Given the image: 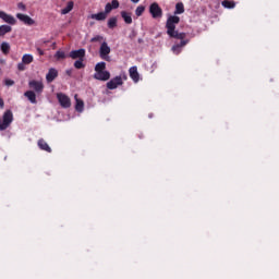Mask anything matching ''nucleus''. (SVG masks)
Wrapping results in <instances>:
<instances>
[{"label":"nucleus","mask_w":279,"mask_h":279,"mask_svg":"<svg viewBox=\"0 0 279 279\" xmlns=\"http://www.w3.org/2000/svg\"><path fill=\"white\" fill-rule=\"evenodd\" d=\"M17 69H19L20 71H25V63H23V61H22V63H19V64H17Z\"/></svg>","instance_id":"nucleus-35"},{"label":"nucleus","mask_w":279,"mask_h":279,"mask_svg":"<svg viewBox=\"0 0 279 279\" xmlns=\"http://www.w3.org/2000/svg\"><path fill=\"white\" fill-rule=\"evenodd\" d=\"M119 86H123V78L121 76H116L107 83V88L109 90H114L116 88H119Z\"/></svg>","instance_id":"nucleus-5"},{"label":"nucleus","mask_w":279,"mask_h":279,"mask_svg":"<svg viewBox=\"0 0 279 279\" xmlns=\"http://www.w3.org/2000/svg\"><path fill=\"white\" fill-rule=\"evenodd\" d=\"M56 77H58V70L53 68L49 69L48 73L46 74V81L48 82V84H51V82H53Z\"/></svg>","instance_id":"nucleus-15"},{"label":"nucleus","mask_w":279,"mask_h":279,"mask_svg":"<svg viewBox=\"0 0 279 279\" xmlns=\"http://www.w3.org/2000/svg\"><path fill=\"white\" fill-rule=\"evenodd\" d=\"M173 53H175L178 56L180 52H178V49H175V51H173Z\"/></svg>","instance_id":"nucleus-39"},{"label":"nucleus","mask_w":279,"mask_h":279,"mask_svg":"<svg viewBox=\"0 0 279 279\" xmlns=\"http://www.w3.org/2000/svg\"><path fill=\"white\" fill-rule=\"evenodd\" d=\"M95 71L96 73H101L104 71H106V62H98L96 65H95Z\"/></svg>","instance_id":"nucleus-25"},{"label":"nucleus","mask_w":279,"mask_h":279,"mask_svg":"<svg viewBox=\"0 0 279 279\" xmlns=\"http://www.w3.org/2000/svg\"><path fill=\"white\" fill-rule=\"evenodd\" d=\"M174 14H184V3L179 2L175 4Z\"/></svg>","instance_id":"nucleus-26"},{"label":"nucleus","mask_w":279,"mask_h":279,"mask_svg":"<svg viewBox=\"0 0 279 279\" xmlns=\"http://www.w3.org/2000/svg\"><path fill=\"white\" fill-rule=\"evenodd\" d=\"M121 17L126 25H132V13L126 11H121Z\"/></svg>","instance_id":"nucleus-16"},{"label":"nucleus","mask_w":279,"mask_h":279,"mask_svg":"<svg viewBox=\"0 0 279 279\" xmlns=\"http://www.w3.org/2000/svg\"><path fill=\"white\" fill-rule=\"evenodd\" d=\"M109 29H114L117 27V17H110L107 23Z\"/></svg>","instance_id":"nucleus-28"},{"label":"nucleus","mask_w":279,"mask_h":279,"mask_svg":"<svg viewBox=\"0 0 279 279\" xmlns=\"http://www.w3.org/2000/svg\"><path fill=\"white\" fill-rule=\"evenodd\" d=\"M110 46H108V43L102 41L99 48V57L101 60H106V62H110Z\"/></svg>","instance_id":"nucleus-3"},{"label":"nucleus","mask_w":279,"mask_h":279,"mask_svg":"<svg viewBox=\"0 0 279 279\" xmlns=\"http://www.w3.org/2000/svg\"><path fill=\"white\" fill-rule=\"evenodd\" d=\"M24 97H26L28 99V101H31V104H37L36 93H34V90L25 92Z\"/></svg>","instance_id":"nucleus-17"},{"label":"nucleus","mask_w":279,"mask_h":279,"mask_svg":"<svg viewBox=\"0 0 279 279\" xmlns=\"http://www.w3.org/2000/svg\"><path fill=\"white\" fill-rule=\"evenodd\" d=\"M16 19H19V21H22V23H24L25 25H34L35 23L34 20L29 17V15H25L22 13H17Z\"/></svg>","instance_id":"nucleus-14"},{"label":"nucleus","mask_w":279,"mask_h":279,"mask_svg":"<svg viewBox=\"0 0 279 279\" xmlns=\"http://www.w3.org/2000/svg\"><path fill=\"white\" fill-rule=\"evenodd\" d=\"M149 14L153 19H162V8L157 2L149 5Z\"/></svg>","instance_id":"nucleus-4"},{"label":"nucleus","mask_w":279,"mask_h":279,"mask_svg":"<svg viewBox=\"0 0 279 279\" xmlns=\"http://www.w3.org/2000/svg\"><path fill=\"white\" fill-rule=\"evenodd\" d=\"M73 5H75V3L73 1H69L66 7L61 10V14H69V12L73 10Z\"/></svg>","instance_id":"nucleus-21"},{"label":"nucleus","mask_w":279,"mask_h":279,"mask_svg":"<svg viewBox=\"0 0 279 279\" xmlns=\"http://www.w3.org/2000/svg\"><path fill=\"white\" fill-rule=\"evenodd\" d=\"M104 40V36L97 35L90 39V43H101Z\"/></svg>","instance_id":"nucleus-32"},{"label":"nucleus","mask_w":279,"mask_h":279,"mask_svg":"<svg viewBox=\"0 0 279 279\" xmlns=\"http://www.w3.org/2000/svg\"><path fill=\"white\" fill-rule=\"evenodd\" d=\"M132 1V3H138V1H141V0H131Z\"/></svg>","instance_id":"nucleus-38"},{"label":"nucleus","mask_w":279,"mask_h":279,"mask_svg":"<svg viewBox=\"0 0 279 279\" xmlns=\"http://www.w3.org/2000/svg\"><path fill=\"white\" fill-rule=\"evenodd\" d=\"M119 8V0H112L111 3L108 2L105 5V14H110L111 11L117 10Z\"/></svg>","instance_id":"nucleus-13"},{"label":"nucleus","mask_w":279,"mask_h":279,"mask_svg":"<svg viewBox=\"0 0 279 279\" xmlns=\"http://www.w3.org/2000/svg\"><path fill=\"white\" fill-rule=\"evenodd\" d=\"M0 49L4 56H8V53H10V44L3 41L0 46Z\"/></svg>","instance_id":"nucleus-24"},{"label":"nucleus","mask_w":279,"mask_h":279,"mask_svg":"<svg viewBox=\"0 0 279 279\" xmlns=\"http://www.w3.org/2000/svg\"><path fill=\"white\" fill-rule=\"evenodd\" d=\"M37 53L39 56H45V50L40 49V48H37Z\"/></svg>","instance_id":"nucleus-36"},{"label":"nucleus","mask_w":279,"mask_h":279,"mask_svg":"<svg viewBox=\"0 0 279 279\" xmlns=\"http://www.w3.org/2000/svg\"><path fill=\"white\" fill-rule=\"evenodd\" d=\"M57 99L61 108H71V98H69L66 94H63V93L57 94Z\"/></svg>","instance_id":"nucleus-7"},{"label":"nucleus","mask_w":279,"mask_h":279,"mask_svg":"<svg viewBox=\"0 0 279 279\" xmlns=\"http://www.w3.org/2000/svg\"><path fill=\"white\" fill-rule=\"evenodd\" d=\"M12 32V26L10 25H1L0 26V36H4L5 34H10Z\"/></svg>","instance_id":"nucleus-22"},{"label":"nucleus","mask_w":279,"mask_h":279,"mask_svg":"<svg viewBox=\"0 0 279 279\" xmlns=\"http://www.w3.org/2000/svg\"><path fill=\"white\" fill-rule=\"evenodd\" d=\"M28 86H29V88L35 90V93H37V95H40L43 93V90H45V84H43L41 81H36V80L29 81Z\"/></svg>","instance_id":"nucleus-6"},{"label":"nucleus","mask_w":279,"mask_h":279,"mask_svg":"<svg viewBox=\"0 0 279 279\" xmlns=\"http://www.w3.org/2000/svg\"><path fill=\"white\" fill-rule=\"evenodd\" d=\"M12 121H14V116L11 110H7L2 116V120H0V131L3 132L4 130H8L12 124Z\"/></svg>","instance_id":"nucleus-2"},{"label":"nucleus","mask_w":279,"mask_h":279,"mask_svg":"<svg viewBox=\"0 0 279 279\" xmlns=\"http://www.w3.org/2000/svg\"><path fill=\"white\" fill-rule=\"evenodd\" d=\"M5 106V102H3V98L0 97V108H3Z\"/></svg>","instance_id":"nucleus-37"},{"label":"nucleus","mask_w":279,"mask_h":279,"mask_svg":"<svg viewBox=\"0 0 279 279\" xmlns=\"http://www.w3.org/2000/svg\"><path fill=\"white\" fill-rule=\"evenodd\" d=\"M187 44H189V40L182 39L180 44L174 45V46L172 47V51H175V49H178V53H181L182 47H186Z\"/></svg>","instance_id":"nucleus-20"},{"label":"nucleus","mask_w":279,"mask_h":279,"mask_svg":"<svg viewBox=\"0 0 279 279\" xmlns=\"http://www.w3.org/2000/svg\"><path fill=\"white\" fill-rule=\"evenodd\" d=\"M0 19L4 23H8L9 25H16V19H14V16L5 13L4 11H0Z\"/></svg>","instance_id":"nucleus-10"},{"label":"nucleus","mask_w":279,"mask_h":279,"mask_svg":"<svg viewBox=\"0 0 279 279\" xmlns=\"http://www.w3.org/2000/svg\"><path fill=\"white\" fill-rule=\"evenodd\" d=\"M144 13H145V5H138L135 9V15L136 16H143Z\"/></svg>","instance_id":"nucleus-29"},{"label":"nucleus","mask_w":279,"mask_h":279,"mask_svg":"<svg viewBox=\"0 0 279 279\" xmlns=\"http://www.w3.org/2000/svg\"><path fill=\"white\" fill-rule=\"evenodd\" d=\"M54 58H57V60H64V58H66V54L64 53V51H57L54 54Z\"/></svg>","instance_id":"nucleus-31"},{"label":"nucleus","mask_w":279,"mask_h":279,"mask_svg":"<svg viewBox=\"0 0 279 279\" xmlns=\"http://www.w3.org/2000/svg\"><path fill=\"white\" fill-rule=\"evenodd\" d=\"M76 112H84V101L76 99V106H75Z\"/></svg>","instance_id":"nucleus-27"},{"label":"nucleus","mask_w":279,"mask_h":279,"mask_svg":"<svg viewBox=\"0 0 279 279\" xmlns=\"http://www.w3.org/2000/svg\"><path fill=\"white\" fill-rule=\"evenodd\" d=\"M129 75L135 84H138V82H141V74H138V68L136 65L129 69Z\"/></svg>","instance_id":"nucleus-9"},{"label":"nucleus","mask_w":279,"mask_h":279,"mask_svg":"<svg viewBox=\"0 0 279 279\" xmlns=\"http://www.w3.org/2000/svg\"><path fill=\"white\" fill-rule=\"evenodd\" d=\"M94 80H98L99 82H108L110 80V73L108 71L96 72L94 74Z\"/></svg>","instance_id":"nucleus-11"},{"label":"nucleus","mask_w":279,"mask_h":279,"mask_svg":"<svg viewBox=\"0 0 279 279\" xmlns=\"http://www.w3.org/2000/svg\"><path fill=\"white\" fill-rule=\"evenodd\" d=\"M74 66H75L76 69H84V66H86V65L84 64V59H78V60H76V61L74 62Z\"/></svg>","instance_id":"nucleus-30"},{"label":"nucleus","mask_w":279,"mask_h":279,"mask_svg":"<svg viewBox=\"0 0 279 279\" xmlns=\"http://www.w3.org/2000/svg\"><path fill=\"white\" fill-rule=\"evenodd\" d=\"M23 64H32L34 62V56L32 54H24L22 57Z\"/></svg>","instance_id":"nucleus-23"},{"label":"nucleus","mask_w":279,"mask_h":279,"mask_svg":"<svg viewBox=\"0 0 279 279\" xmlns=\"http://www.w3.org/2000/svg\"><path fill=\"white\" fill-rule=\"evenodd\" d=\"M72 60H82L86 58V50L84 48H81L78 50H72L69 54Z\"/></svg>","instance_id":"nucleus-8"},{"label":"nucleus","mask_w":279,"mask_h":279,"mask_svg":"<svg viewBox=\"0 0 279 279\" xmlns=\"http://www.w3.org/2000/svg\"><path fill=\"white\" fill-rule=\"evenodd\" d=\"M90 19H93L94 21H106V19H108V15L105 12H99L96 14H92Z\"/></svg>","instance_id":"nucleus-18"},{"label":"nucleus","mask_w":279,"mask_h":279,"mask_svg":"<svg viewBox=\"0 0 279 279\" xmlns=\"http://www.w3.org/2000/svg\"><path fill=\"white\" fill-rule=\"evenodd\" d=\"M37 147L41 149V151H47V154H51V146L45 141V138H39L37 142Z\"/></svg>","instance_id":"nucleus-12"},{"label":"nucleus","mask_w":279,"mask_h":279,"mask_svg":"<svg viewBox=\"0 0 279 279\" xmlns=\"http://www.w3.org/2000/svg\"><path fill=\"white\" fill-rule=\"evenodd\" d=\"M17 8H19V10H22L23 12H25V10H27V8L25 7V4L23 2L17 3Z\"/></svg>","instance_id":"nucleus-34"},{"label":"nucleus","mask_w":279,"mask_h":279,"mask_svg":"<svg viewBox=\"0 0 279 279\" xmlns=\"http://www.w3.org/2000/svg\"><path fill=\"white\" fill-rule=\"evenodd\" d=\"M180 23V17L178 15H171L168 17L167 23H166V28H167V34L170 36V38H178V40H184L186 38L185 33H178L175 31V25Z\"/></svg>","instance_id":"nucleus-1"},{"label":"nucleus","mask_w":279,"mask_h":279,"mask_svg":"<svg viewBox=\"0 0 279 279\" xmlns=\"http://www.w3.org/2000/svg\"><path fill=\"white\" fill-rule=\"evenodd\" d=\"M68 75H71V72H70V71H68Z\"/></svg>","instance_id":"nucleus-40"},{"label":"nucleus","mask_w":279,"mask_h":279,"mask_svg":"<svg viewBox=\"0 0 279 279\" xmlns=\"http://www.w3.org/2000/svg\"><path fill=\"white\" fill-rule=\"evenodd\" d=\"M222 8H227V10H232L236 7V3L234 1L225 0L221 2Z\"/></svg>","instance_id":"nucleus-19"},{"label":"nucleus","mask_w":279,"mask_h":279,"mask_svg":"<svg viewBox=\"0 0 279 279\" xmlns=\"http://www.w3.org/2000/svg\"><path fill=\"white\" fill-rule=\"evenodd\" d=\"M4 84H5V86H14V81H13V80H10V78H7V80L4 81Z\"/></svg>","instance_id":"nucleus-33"}]
</instances>
